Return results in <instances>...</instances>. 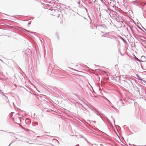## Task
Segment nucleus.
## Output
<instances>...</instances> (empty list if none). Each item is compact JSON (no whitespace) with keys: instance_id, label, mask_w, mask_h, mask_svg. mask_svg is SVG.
<instances>
[{"instance_id":"nucleus-1","label":"nucleus","mask_w":146,"mask_h":146,"mask_svg":"<svg viewBox=\"0 0 146 146\" xmlns=\"http://www.w3.org/2000/svg\"><path fill=\"white\" fill-rule=\"evenodd\" d=\"M136 59L138 61H140V60H139L137 58H136Z\"/></svg>"},{"instance_id":"nucleus-2","label":"nucleus","mask_w":146,"mask_h":146,"mask_svg":"<svg viewBox=\"0 0 146 146\" xmlns=\"http://www.w3.org/2000/svg\"><path fill=\"white\" fill-rule=\"evenodd\" d=\"M146 3H144V4H143V5H146Z\"/></svg>"},{"instance_id":"nucleus-3","label":"nucleus","mask_w":146,"mask_h":146,"mask_svg":"<svg viewBox=\"0 0 146 146\" xmlns=\"http://www.w3.org/2000/svg\"><path fill=\"white\" fill-rule=\"evenodd\" d=\"M96 1H97L96 0H95V1H94V2L95 3Z\"/></svg>"}]
</instances>
